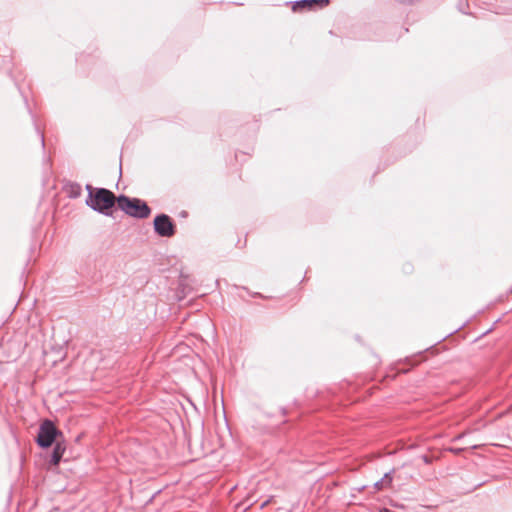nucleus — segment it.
<instances>
[{
	"instance_id": "obj_3",
	"label": "nucleus",
	"mask_w": 512,
	"mask_h": 512,
	"mask_svg": "<svg viewBox=\"0 0 512 512\" xmlns=\"http://www.w3.org/2000/svg\"><path fill=\"white\" fill-rule=\"evenodd\" d=\"M61 434V431L57 429L55 424L51 420L46 419L39 427L36 443L41 448H48L55 442L57 436Z\"/></svg>"
},
{
	"instance_id": "obj_7",
	"label": "nucleus",
	"mask_w": 512,
	"mask_h": 512,
	"mask_svg": "<svg viewBox=\"0 0 512 512\" xmlns=\"http://www.w3.org/2000/svg\"><path fill=\"white\" fill-rule=\"evenodd\" d=\"M64 452H65V446L62 443L57 442L53 448L51 458H50V463L53 465H57L60 462Z\"/></svg>"
},
{
	"instance_id": "obj_4",
	"label": "nucleus",
	"mask_w": 512,
	"mask_h": 512,
	"mask_svg": "<svg viewBox=\"0 0 512 512\" xmlns=\"http://www.w3.org/2000/svg\"><path fill=\"white\" fill-rule=\"evenodd\" d=\"M154 231L160 237H172L176 233V227L167 214H159L154 218Z\"/></svg>"
},
{
	"instance_id": "obj_8",
	"label": "nucleus",
	"mask_w": 512,
	"mask_h": 512,
	"mask_svg": "<svg viewBox=\"0 0 512 512\" xmlns=\"http://www.w3.org/2000/svg\"><path fill=\"white\" fill-rule=\"evenodd\" d=\"M392 472L393 471H389V472L385 473L384 476L381 478V480L385 483V485H387V487H390L392 484V481H393Z\"/></svg>"
},
{
	"instance_id": "obj_1",
	"label": "nucleus",
	"mask_w": 512,
	"mask_h": 512,
	"mask_svg": "<svg viewBox=\"0 0 512 512\" xmlns=\"http://www.w3.org/2000/svg\"><path fill=\"white\" fill-rule=\"evenodd\" d=\"M86 205L105 216L113 215V208L118 203V196L106 188H95L90 184L86 185Z\"/></svg>"
},
{
	"instance_id": "obj_6",
	"label": "nucleus",
	"mask_w": 512,
	"mask_h": 512,
	"mask_svg": "<svg viewBox=\"0 0 512 512\" xmlns=\"http://www.w3.org/2000/svg\"><path fill=\"white\" fill-rule=\"evenodd\" d=\"M63 192L68 198L76 199L82 194V187L79 183L67 181L62 187Z\"/></svg>"
},
{
	"instance_id": "obj_5",
	"label": "nucleus",
	"mask_w": 512,
	"mask_h": 512,
	"mask_svg": "<svg viewBox=\"0 0 512 512\" xmlns=\"http://www.w3.org/2000/svg\"><path fill=\"white\" fill-rule=\"evenodd\" d=\"M329 4V0H299L295 1L293 4V11H298L300 9H312L314 6H319L321 8L327 6Z\"/></svg>"
},
{
	"instance_id": "obj_14",
	"label": "nucleus",
	"mask_w": 512,
	"mask_h": 512,
	"mask_svg": "<svg viewBox=\"0 0 512 512\" xmlns=\"http://www.w3.org/2000/svg\"><path fill=\"white\" fill-rule=\"evenodd\" d=\"M462 437H463V435H462V434H460V435L456 436V437L454 438V440L461 439Z\"/></svg>"
},
{
	"instance_id": "obj_2",
	"label": "nucleus",
	"mask_w": 512,
	"mask_h": 512,
	"mask_svg": "<svg viewBox=\"0 0 512 512\" xmlns=\"http://www.w3.org/2000/svg\"><path fill=\"white\" fill-rule=\"evenodd\" d=\"M117 205L121 211L133 218L146 219L151 214V208L144 200L131 198L124 194L118 196Z\"/></svg>"
},
{
	"instance_id": "obj_10",
	"label": "nucleus",
	"mask_w": 512,
	"mask_h": 512,
	"mask_svg": "<svg viewBox=\"0 0 512 512\" xmlns=\"http://www.w3.org/2000/svg\"><path fill=\"white\" fill-rule=\"evenodd\" d=\"M449 451H451L454 454H460L463 449L462 448H449Z\"/></svg>"
},
{
	"instance_id": "obj_11",
	"label": "nucleus",
	"mask_w": 512,
	"mask_h": 512,
	"mask_svg": "<svg viewBox=\"0 0 512 512\" xmlns=\"http://www.w3.org/2000/svg\"><path fill=\"white\" fill-rule=\"evenodd\" d=\"M422 459H423V461H424L426 464H429V463H430V459H429V457H428L427 455H423V456H422Z\"/></svg>"
},
{
	"instance_id": "obj_12",
	"label": "nucleus",
	"mask_w": 512,
	"mask_h": 512,
	"mask_svg": "<svg viewBox=\"0 0 512 512\" xmlns=\"http://www.w3.org/2000/svg\"><path fill=\"white\" fill-rule=\"evenodd\" d=\"M271 499H272V498H270V499L266 500L265 502H263V503L261 504V508H264L268 503H270Z\"/></svg>"
},
{
	"instance_id": "obj_9",
	"label": "nucleus",
	"mask_w": 512,
	"mask_h": 512,
	"mask_svg": "<svg viewBox=\"0 0 512 512\" xmlns=\"http://www.w3.org/2000/svg\"><path fill=\"white\" fill-rule=\"evenodd\" d=\"M374 487L376 490H382L384 488H388L387 485L380 479L374 483Z\"/></svg>"
},
{
	"instance_id": "obj_13",
	"label": "nucleus",
	"mask_w": 512,
	"mask_h": 512,
	"mask_svg": "<svg viewBox=\"0 0 512 512\" xmlns=\"http://www.w3.org/2000/svg\"><path fill=\"white\" fill-rule=\"evenodd\" d=\"M40 139H41L42 146H44L45 140H44V135L43 134H40Z\"/></svg>"
}]
</instances>
